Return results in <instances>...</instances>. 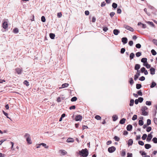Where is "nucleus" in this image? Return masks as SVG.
<instances>
[{
    "label": "nucleus",
    "instance_id": "53",
    "mask_svg": "<svg viewBox=\"0 0 157 157\" xmlns=\"http://www.w3.org/2000/svg\"><path fill=\"white\" fill-rule=\"evenodd\" d=\"M45 18L44 16H42L41 18V20L43 22H45Z\"/></svg>",
    "mask_w": 157,
    "mask_h": 157
},
{
    "label": "nucleus",
    "instance_id": "61",
    "mask_svg": "<svg viewBox=\"0 0 157 157\" xmlns=\"http://www.w3.org/2000/svg\"><path fill=\"white\" fill-rule=\"evenodd\" d=\"M146 69L145 67H143L141 69V71L142 73H144Z\"/></svg>",
    "mask_w": 157,
    "mask_h": 157
},
{
    "label": "nucleus",
    "instance_id": "2",
    "mask_svg": "<svg viewBox=\"0 0 157 157\" xmlns=\"http://www.w3.org/2000/svg\"><path fill=\"white\" fill-rule=\"evenodd\" d=\"M147 109V108L146 106H143L141 108V111H142V114L144 116H147L148 114V112L146 111V110Z\"/></svg>",
    "mask_w": 157,
    "mask_h": 157
},
{
    "label": "nucleus",
    "instance_id": "42",
    "mask_svg": "<svg viewBox=\"0 0 157 157\" xmlns=\"http://www.w3.org/2000/svg\"><path fill=\"white\" fill-rule=\"evenodd\" d=\"M2 112L4 115L7 117V118L10 119L11 120L10 118L8 117V114L7 113L5 112L4 111H3Z\"/></svg>",
    "mask_w": 157,
    "mask_h": 157
},
{
    "label": "nucleus",
    "instance_id": "59",
    "mask_svg": "<svg viewBox=\"0 0 157 157\" xmlns=\"http://www.w3.org/2000/svg\"><path fill=\"white\" fill-rule=\"evenodd\" d=\"M128 44L130 46H132L133 44V42L132 40L128 42Z\"/></svg>",
    "mask_w": 157,
    "mask_h": 157
},
{
    "label": "nucleus",
    "instance_id": "50",
    "mask_svg": "<svg viewBox=\"0 0 157 157\" xmlns=\"http://www.w3.org/2000/svg\"><path fill=\"white\" fill-rule=\"evenodd\" d=\"M136 47L138 48H140L141 47V45L140 44H136Z\"/></svg>",
    "mask_w": 157,
    "mask_h": 157
},
{
    "label": "nucleus",
    "instance_id": "29",
    "mask_svg": "<svg viewBox=\"0 0 157 157\" xmlns=\"http://www.w3.org/2000/svg\"><path fill=\"white\" fill-rule=\"evenodd\" d=\"M13 32L15 33H17L19 32L18 29L17 28H15L13 29Z\"/></svg>",
    "mask_w": 157,
    "mask_h": 157
},
{
    "label": "nucleus",
    "instance_id": "3",
    "mask_svg": "<svg viewBox=\"0 0 157 157\" xmlns=\"http://www.w3.org/2000/svg\"><path fill=\"white\" fill-rule=\"evenodd\" d=\"M140 75V71H137L136 74L135 75L134 79L136 81L137 80L139 77Z\"/></svg>",
    "mask_w": 157,
    "mask_h": 157
},
{
    "label": "nucleus",
    "instance_id": "17",
    "mask_svg": "<svg viewBox=\"0 0 157 157\" xmlns=\"http://www.w3.org/2000/svg\"><path fill=\"white\" fill-rule=\"evenodd\" d=\"M146 149H148L151 147V145L149 144H146L144 145Z\"/></svg>",
    "mask_w": 157,
    "mask_h": 157
},
{
    "label": "nucleus",
    "instance_id": "57",
    "mask_svg": "<svg viewBox=\"0 0 157 157\" xmlns=\"http://www.w3.org/2000/svg\"><path fill=\"white\" fill-rule=\"evenodd\" d=\"M24 83L27 86H28L29 85V82H28L26 80H25L24 81Z\"/></svg>",
    "mask_w": 157,
    "mask_h": 157
},
{
    "label": "nucleus",
    "instance_id": "20",
    "mask_svg": "<svg viewBox=\"0 0 157 157\" xmlns=\"http://www.w3.org/2000/svg\"><path fill=\"white\" fill-rule=\"evenodd\" d=\"M26 141L29 144H31L32 143L30 137L29 138H27L26 139Z\"/></svg>",
    "mask_w": 157,
    "mask_h": 157
},
{
    "label": "nucleus",
    "instance_id": "10",
    "mask_svg": "<svg viewBox=\"0 0 157 157\" xmlns=\"http://www.w3.org/2000/svg\"><path fill=\"white\" fill-rule=\"evenodd\" d=\"M150 73L151 75H153L155 74V69L151 67L150 69Z\"/></svg>",
    "mask_w": 157,
    "mask_h": 157
},
{
    "label": "nucleus",
    "instance_id": "30",
    "mask_svg": "<svg viewBox=\"0 0 157 157\" xmlns=\"http://www.w3.org/2000/svg\"><path fill=\"white\" fill-rule=\"evenodd\" d=\"M112 6L113 8H114V9H116V8H117V5L115 3L113 2L112 4Z\"/></svg>",
    "mask_w": 157,
    "mask_h": 157
},
{
    "label": "nucleus",
    "instance_id": "34",
    "mask_svg": "<svg viewBox=\"0 0 157 157\" xmlns=\"http://www.w3.org/2000/svg\"><path fill=\"white\" fill-rule=\"evenodd\" d=\"M151 52L154 56L155 55L157 54L156 52L154 49H152L151 51Z\"/></svg>",
    "mask_w": 157,
    "mask_h": 157
},
{
    "label": "nucleus",
    "instance_id": "6",
    "mask_svg": "<svg viewBox=\"0 0 157 157\" xmlns=\"http://www.w3.org/2000/svg\"><path fill=\"white\" fill-rule=\"evenodd\" d=\"M124 27L126 29L131 32H133L134 31L133 29L131 27H130L129 26L125 25H124Z\"/></svg>",
    "mask_w": 157,
    "mask_h": 157
},
{
    "label": "nucleus",
    "instance_id": "43",
    "mask_svg": "<svg viewBox=\"0 0 157 157\" xmlns=\"http://www.w3.org/2000/svg\"><path fill=\"white\" fill-rule=\"evenodd\" d=\"M136 55L137 57H139L141 55V53L140 52H137L136 53Z\"/></svg>",
    "mask_w": 157,
    "mask_h": 157
},
{
    "label": "nucleus",
    "instance_id": "62",
    "mask_svg": "<svg viewBox=\"0 0 157 157\" xmlns=\"http://www.w3.org/2000/svg\"><path fill=\"white\" fill-rule=\"evenodd\" d=\"M153 43L157 46V40L156 39H153Z\"/></svg>",
    "mask_w": 157,
    "mask_h": 157
},
{
    "label": "nucleus",
    "instance_id": "19",
    "mask_svg": "<svg viewBox=\"0 0 157 157\" xmlns=\"http://www.w3.org/2000/svg\"><path fill=\"white\" fill-rule=\"evenodd\" d=\"M69 86V84L67 83H65L63 84L62 85V87H61V88H64L66 87H67Z\"/></svg>",
    "mask_w": 157,
    "mask_h": 157
},
{
    "label": "nucleus",
    "instance_id": "15",
    "mask_svg": "<svg viewBox=\"0 0 157 157\" xmlns=\"http://www.w3.org/2000/svg\"><path fill=\"white\" fill-rule=\"evenodd\" d=\"M140 65L139 64H136L135 67V70H136L137 71H139L138 70L140 68Z\"/></svg>",
    "mask_w": 157,
    "mask_h": 157
},
{
    "label": "nucleus",
    "instance_id": "40",
    "mask_svg": "<svg viewBox=\"0 0 157 157\" xmlns=\"http://www.w3.org/2000/svg\"><path fill=\"white\" fill-rule=\"evenodd\" d=\"M139 124L140 126H142L144 124V122L142 120H140L139 121Z\"/></svg>",
    "mask_w": 157,
    "mask_h": 157
},
{
    "label": "nucleus",
    "instance_id": "63",
    "mask_svg": "<svg viewBox=\"0 0 157 157\" xmlns=\"http://www.w3.org/2000/svg\"><path fill=\"white\" fill-rule=\"evenodd\" d=\"M154 123L157 124V118L155 117L154 118Z\"/></svg>",
    "mask_w": 157,
    "mask_h": 157
},
{
    "label": "nucleus",
    "instance_id": "14",
    "mask_svg": "<svg viewBox=\"0 0 157 157\" xmlns=\"http://www.w3.org/2000/svg\"><path fill=\"white\" fill-rule=\"evenodd\" d=\"M74 141V139L71 138H69L67 140V143L73 142Z\"/></svg>",
    "mask_w": 157,
    "mask_h": 157
},
{
    "label": "nucleus",
    "instance_id": "51",
    "mask_svg": "<svg viewBox=\"0 0 157 157\" xmlns=\"http://www.w3.org/2000/svg\"><path fill=\"white\" fill-rule=\"evenodd\" d=\"M151 130V127H148L146 129V131L147 132H149Z\"/></svg>",
    "mask_w": 157,
    "mask_h": 157
},
{
    "label": "nucleus",
    "instance_id": "28",
    "mask_svg": "<svg viewBox=\"0 0 157 157\" xmlns=\"http://www.w3.org/2000/svg\"><path fill=\"white\" fill-rule=\"evenodd\" d=\"M113 121H116L118 117L116 115H114L113 116Z\"/></svg>",
    "mask_w": 157,
    "mask_h": 157
},
{
    "label": "nucleus",
    "instance_id": "22",
    "mask_svg": "<svg viewBox=\"0 0 157 157\" xmlns=\"http://www.w3.org/2000/svg\"><path fill=\"white\" fill-rule=\"evenodd\" d=\"M121 156H123V157L125 155L126 152H125V149L123 150L122 151V152L121 154Z\"/></svg>",
    "mask_w": 157,
    "mask_h": 157
},
{
    "label": "nucleus",
    "instance_id": "4",
    "mask_svg": "<svg viewBox=\"0 0 157 157\" xmlns=\"http://www.w3.org/2000/svg\"><path fill=\"white\" fill-rule=\"evenodd\" d=\"M116 150V148L112 146L109 147L108 148V151L109 153H112L114 151Z\"/></svg>",
    "mask_w": 157,
    "mask_h": 157
},
{
    "label": "nucleus",
    "instance_id": "11",
    "mask_svg": "<svg viewBox=\"0 0 157 157\" xmlns=\"http://www.w3.org/2000/svg\"><path fill=\"white\" fill-rule=\"evenodd\" d=\"M2 26L5 29L7 28L8 27V24L7 22L6 21L4 22L2 24Z\"/></svg>",
    "mask_w": 157,
    "mask_h": 157
},
{
    "label": "nucleus",
    "instance_id": "27",
    "mask_svg": "<svg viewBox=\"0 0 157 157\" xmlns=\"http://www.w3.org/2000/svg\"><path fill=\"white\" fill-rule=\"evenodd\" d=\"M147 23L149 25H151L152 26L154 27H155V25L152 22L147 21Z\"/></svg>",
    "mask_w": 157,
    "mask_h": 157
},
{
    "label": "nucleus",
    "instance_id": "52",
    "mask_svg": "<svg viewBox=\"0 0 157 157\" xmlns=\"http://www.w3.org/2000/svg\"><path fill=\"white\" fill-rule=\"evenodd\" d=\"M125 48H122L121 49V54H123L124 52H125Z\"/></svg>",
    "mask_w": 157,
    "mask_h": 157
},
{
    "label": "nucleus",
    "instance_id": "23",
    "mask_svg": "<svg viewBox=\"0 0 157 157\" xmlns=\"http://www.w3.org/2000/svg\"><path fill=\"white\" fill-rule=\"evenodd\" d=\"M60 152L61 154L63 155H65L67 153L66 151L64 150H61L60 151Z\"/></svg>",
    "mask_w": 157,
    "mask_h": 157
},
{
    "label": "nucleus",
    "instance_id": "21",
    "mask_svg": "<svg viewBox=\"0 0 157 157\" xmlns=\"http://www.w3.org/2000/svg\"><path fill=\"white\" fill-rule=\"evenodd\" d=\"M135 56V55L134 53H131L129 56L130 59V60L132 59Z\"/></svg>",
    "mask_w": 157,
    "mask_h": 157
},
{
    "label": "nucleus",
    "instance_id": "47",
    "mask_svg": "<svg viewBox=\"0 0 157 157\" xmlns=\"http://www.w3.org/2000/svg\"><path fill=\"white\" fill-rule=\"evenodd\" d=\"M151 124V120L149 119H148L147 120V125H149Z\"/></svg>",
    "mask_w": 157,
    "mask_h": 157
},
{
    "label": "nucleus",
    "instance_id": "1",
    "mask_svg": "<svg viewBox=\"0 0 157 157\" xmlns=\"http://www.w3.org/2000/svg\"><path fill=\"white\" fill-rule=\"evenodd\" d=\"M79 153L80 155L84 157H87L88 155V151L86 148L82 149Z\"/></svg>",
    "mask_w": 157,
    "mask_h": 157
},
{
    "label": "nucleus",
    "instance_id": "33",
    "mask_svg": "<svg viewBox=\"0 0 157 157\" xmlns=\"http://www.w3.org/2000/svg\"><path fill=\"white\" fill-rule=\"evenodd\" d=\"M141 85L139 84H137L136 85V88L137 89H139L141 87Z\"/></svg>",
    "mask_w": 157,
    "mask_h": 157
},
{
    "label": "nucleus",
    "instance_id": "55",
    "mask_svg": "<svg viewBox=\"0 0 157 157\" xmlns=\"http://www.w3.org/2000/svg\"><path fill=\"white\" fill-rule=\"evenodd\" d=\"M114 139L116 141H119L120 140V138L116 136H114Z\"/></svg>",
    "mask_w": 157,
    "mask_h": 157
},
{
    "label": "nucleus",
    "instance_id": "41",
    "mask_svg": "<svg viewBox=\"0 0 157 157\" xmlns=\"http://www.w3.org/2000/svg\"><path fill=\"white\" fill-rule=\"evenodd\" d=\"M95 118L97 120H100L101 117L99 115H96L95 116Z\"/></svg>",
    "mask_w": 157,
    "mask_h": 157
},
{
    "label": "nucleus",
    "instance_id": "25",
    "mask_svg": "<svg viewBox=\"0 0 157 157\" xmlns=\"http://www.w3.org/2000/svg\"><path fill=\"white\" fill-rule=\"evenodd\" d=\"M133 143V140L132 139H129L128 142V145H131Z\"/></svg>",
    "mask_w": 157,
    "mask_h": 157
},
{
    "label": "nucleus",
    "instance_id": "32",
    "mask_svg": "<svg viewBox=\"0 0 157 157\" xmlns=\"http://www.w3.org/2000/svg\"><path fill=\"white\" fill-rule=\"evenodd\" d=\"M147 137V134H144L143 135L142 137V139L143 140H144L146 139Z\"/></svg>",
    "mask_w": 157,
    "mask_h": 157
},
{
    "label": "nucleus",
    "instance_id": "45",
    "mask_svg": "<svg viewBox=\"0 0 157 157\" xmlns=\"http://www.w3.org/2000/svg\"><path fill=\"white\" fill-rule=\"evenodd\" d=\"M138 144L139 145H141V146H143L144 144V142L140 140L138 141Z\"/></svg>",
    "mask_w": 157,
    "mask_h": 157
},
{
    "label": "nucleus",
    "instance_id": "7",
    "mask_svg": "<svg viewBox=\"0 0 157 157\" xmlns=\"http://www.w3.org/2000/svg\"><path fill=\"white\" fill-rule=\"evenodd\" d=\"M82 117L80 115H78L75 118V120L76 121H81L82 119Z\"/></svg>",
    "mask_w": 157,
    "mask_h": 157
},
{
    "label": "nucleus",
    "instance_id": "37",
    "mask_svg": "<svg viewBox=\"0 0 157 157\" xmlns=\"http://www.w3.org/2000/svg\"><path fill=\"white\" fill-rule=\"evenodd\" d=\"M42 145L43 147H44L45 148H48V146H46V144H45L42 143L40 144V145Z\"/></svg>",
    "mask_w": 157,
    "mask_h": 157
},
{
    "label": "nucleus",
    "instance_id": "35",
    "mask_svg": "<svg viewBox=\"0 0 157 157\" xmlns=\"http://www.w3.org/2000/svg\"><path fill=\"white\" fill-rule=\"evenodd\" d=\"M144 65L147 68H149L151 67L150 65L148 64L147 63L144 64Z\"/></svg>",
    "mask_w": 157,
    "mask_h": 157
},
{
    "label": "nucleus",
    "instance_id": "64",
    "mask_svg": "<svg viewBox=\"0 0 157 157\" xmlns=\"http://www.w3.org/2000/svg\"><path fill=\"white\" fill-rule=\"evenodd\" d=\"M62 13L61 12L59 13H58L57 16L59 17L60 18V17H62Z\"/></svg>",
    "mask_w": 157,
    "mask_h": 157
},
{
    "label": "nucleus",
    "instance_id": "39",
    "mask_svg": "<svg viewBox=\"0 0 157 157\" xmlns=\"http://www.w3.org/2000/svg\"><path fill=\"white\" fill-rule=\"evenodd\" d=\"M77 100V98L76 97H73L71 99V101H75Z\"/></svg>",
    "mask_w": 157,
    "mask_h": 157
},
{
    "label": "nucleus",
    "instance_id": "13",
    "mask_svg": "<svg viewBox=\"0 0 157 157\" xmlns=\"http://www.w3.org/2000/svg\"><path fill=\"white\" fill-rule=\"evenodd\" d=\"M113 33L115 35H117L120 33V31L118 29H115L113 30Z\"/></svg>",
    "mask_w": 157,
    "mask_h": 157
},
{
    "label": "nucleus",
    "instance_id": "8",
    "mask_svg": "<svg viewBox=\"0 0 157 157\" xmlns=\"http://www.w3.org/2000/svg\"><path fill=\"white\" fill-rule=\"evenodd\" d=\"M121 40L123 44H125L127 43L128 39L126 37H123Z\"/></svg>",
    "mask_w": 157,
    "mask_h": 157
},
{
    "label": "nucleus",
    "instance_id": "54",
    "mask_svg": "<svg viewBox=\"0 0 157 157\" xmlns=\"http://www.w3.org/2000/svg\"><path fill=\"white\" fill-rule=\"evenodd\" d=\"M117 13L118 14H120L121 13V10L120 9H117Z\"/></svg>",
    "mask_w": 157,
    "mask_h": 157
},
{
    "label": "nucleus",
    "instance_id": "44",
    "mask_svg": "<svg viewBox=\"0 0 157 157\" xmlns=\"http://www.w3.org/2000/svg\"><path fill=\"white\" fill-rule=\"evenodd\" d=\"M137 118V116L136 115H134L132 118V120L133 121H134L135 120H136V119Z\"/></svg>",
    "mask_w": 157,
    "mask_h": 157
},
{
    "label": "nucleus",
    "instance_id": "12",
    "mask_svg": "<svg viewBox=\"0 0 157 157\" xmlns=\"http://www.w3.org/2000/svg\"><path fill=\"white\" fill-rule=\"evenodd\" d=\"M132 125L131 124H128V125L126 128L127 130L128 131H131L132 129Z\"/></svg>",
    "mask_w": 157,
    "mask_h": 157
},
{
    "label": "nucleus",
    "instance_id": "5",
    "mask_svg": "<svg viewBox=\"0 0 157 157\" xmlns=\"http://www.w3.org/2000/svg\"><path fill=\"white\" fill-rule=\"evenodd\" d=\"M153 132H151L148 135L146 139V140L147 141L149 142L151 140L152 137V136L151 134Z\"/></svg>",
    "mask_w": 157,
    "mask_h": 157
},
{
    "label": "nucleus",
    "instance_id": "46",
    "mask_svg": "<svg viewBox=\"0 0 157 157\" xmlns=\"http://www.w3.org/2000/svg\"><path fill=\"white\" fill-rule=\"evenodd\" d=\"M138 99V100L139 102L140 103H141L144 100L143 98L142 97L139 98Z\"/></svg>",
    "mask_w": 157,
    "mask_h": 157
},
{
    "label": "nucleus",
    "instance_id": "36",
    "mask_svg": "<svg viewBox=\"0 0 157 157\" xmlns=\"http://www.w3.org/2000/svg\"><path fill=\"white\" fill-rule=\"evenodd\" d=\"M24 137L26 138V139L28 138H29L30 137V135L28 133H25L24 136Z\"/></svg>",
    "mask_w": 157,
    "mask_h": 157
},
{
    "label": "nucleus",
    "instance_id": "60",
    "mask_svg": "<svg viewBox=\"0 0 157 157\" xmlns=\"http://www.w3.org/2000/svg\"><path fill=\"white\" fill-rule=\"evenodd\" d=\"M115 14V13L114 12H112L110 13V16L111 17H112Z\"/></svg>",
    "mask_w": 157,
    "mask_h": 157
},
{
    "label": "nucleus",
    "instance_id": "49",
    "mask_svg": "<svg viewBox=\"0 0 157 157\" xmlns=\"http://www.w3.org/2000/svg\"><path fill=\"white\" fill-rule=\"evenodd\" d=\"M145 79V78L143 76H142V77H141L139 78V80L141 81H143Z\"/></svg>",
    "mask_w": 157,
    "mask_h": 157
},
{
    "label": "nucleus",
    "instance_id": "24",
    "mask_svg": "<svg viewBox=\"0 0 157 157\" xmlns=\"http://www.w3.org/2000/svg\"><path fill=\"white\" fill-rule=\"evenodd\" d=\"M156 85V83L155 82H153L151 84V85L150 86V87L151 88H152L154 87Z\"/></svg>",
    "mask_w": 157,
    "mask_h": 157
},
{
    "label": "nucleus",
    "instance_id": "9",
    "mask_svg": "<svg viewBox=\"0 0 157 157\" xmlns=\"http://www.w3.org/2000/svg\"><path fill=\"white\" fill-rule=\"evenodd\" d=\"M15 70L18 74H21V73L22 70L19 68H17Z\"/></svg>",
    "mask_w": 157,
    "mask_h": 157
},
{
    "label": "nucleus",
    "instance_id": "26",
    "mask_svg": "<svg viewBox=\"0 0 157 157\" xmlns=\"http://www.w3.org/2000/svg\"><path fill=\"white\" fill-rule=\"evenodd\" d=\"M50 37L52 39H54L55 36V35L54 34L51 33L49 35Z\"/></svg>",
    "mask_w": 157,
    "mask_h": 157
},
{
    "label": "nucleus",
    "instance_id": "18",
    "mask_svg": "<svg viewBox=\"0 0 157 157\" xmlns=\"http://www.w3.org/2000/svg\"><path fill=\"white\" fill-rule=\"evenodd\" d=\"M147 59L146 58H142L141 59V62L142 63H147Z\"/></svg>",
    "mask_w": 157,
    "mask_h": 157
},
{
    "label": "nucleus",
    "instance_id": "56",
    "mask_svg": "<svg viewBox=\"0 0 157 157\" xmlns=\"http://www.w3.org/2000/svg\"><path fill=\"white\" fill-rule=\"evenodd\" d=\"M137 94L138 95L142 96L143 95L142 93L141 90H139L137 92Z\"/></svg>",
    "mask_w": 157,
    "mask_h": 157
},
{
    "label": "nucleus",
    "instance_id": "16",
    "mask_svg": "<svg viewBox=\"0 0 157 157\" xmlns=\"http://www.w3.org/2000/svg\"><path fill=\"white\" fill-rule=\"evenodd\" d=\"M126 121V119L124 118L122 119L119 122V123L121 124H123L125 123Z\"/></svg>",
    "mask_w": 157,
    "mask_h": 157
},
{
    "label": "nucleus",
    "instance_id": "58",
    "mask_svg": "<svg viewBox=\"0 0 157 157\" xmlns=\"http://www.w3.org/2000/svg\"><path fill=\"white\" fill-rule=\"evenodd\" d=\"M130 83L131 85H132L134 83V81L132 78H130Z\"/></svg>",
    "mask_w": 157,
    "mask_h": 157
},
{
    "label": "nucleus",
    "instance_id": "38",
    "mask_svg": "<svg viewBox=\"0 0 157 157\" xmlns=\"http://www.w3.org/2000/svg\"><path fill=\"white\" fill-rule=\"evenodd\" d=\"M152 141L154 143H157V138L156 137H154L152 140Z\"/></svg>",
    "mask_w": 157,
    "mask_h": 157
},
{
    "label": "nucleus",
    "instance_id": "48",
    "mask_svg": "<svg viewBox=\"0 0 157 157\" xmlns=\"http://www.w3.org/2000/svg\"><path fill=\"white\" fill-rule=\"evenodd\" d=\"M146 105H150L151 104V101H146Z\"/></svg>",
    "mask_w": 157,
    "mask_h": 157
},
{
    "label": "nucleus",
    "instance_id": "31",
    "mask_svg": "<svg viewBox=\"0 0 157 157\" xmlns=\"http://www.w3.org/2000/svg\"><path fill=\"white\" fill-rule=\"evenodd\" d=\"M134 100L133 99H131L130 101V103L129 105L130 106H132L133 105Z\"/></svg>",
    "mask_w": 157,
    "mask_h": 157
}]
</instances>
